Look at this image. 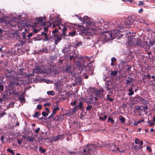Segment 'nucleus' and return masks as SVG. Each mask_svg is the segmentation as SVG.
Listing matches in <instances>:
<instances>
[{"label": "nucleus", "mask_w": 155, "mask_h": 155, "mask_svg": "<svg viewBox=\"0 0 155 155\" xmlns=\"http://www.w3.org/2000/svg\"><path fill=\"white\" fill-rule=\"evenodd\" d=\"M38 148V146H35L33 148V150L35 151H36L37 150V149Z\"/></svg>", "instance_id": "63"}, {"label": "nucleus", "mask_w": 155, "mask_h": 155, "mask_svg": "<svg viewBox=\"0 0 155 155\" xmlns=\"http://www.w3.org/2000/svg\"><path fill=\"white\" fill-rule=\"evenodd\" d=\"M7 151L8 152L11 153L12 155H14L15 153L13 152V150H12L10 149V148H8L7 149Z\"/></svg>", "instance_id": "37"}, {"label": "nucleus", "mask_w": 155, "mask_h": 155, "mask_svg": "<svg viewBox=\"0 0 155 155\" xmlns=\"http://www.w3.org/2000/svg\"><path fill=\"white\" fill-rule=\"evenodd\" d=\"M85 68L86 70L89 71H90L91 74H93V71L94 70V68L92 65H89L88 66H87L85 67Z\"/></svg>", "instance_id": "11"}, {"label": "nucleus", "mask_w": 155, "mask_h": 155, "mask_svg": "<svg viewBox=\"0 0 155 155\" xmlns=\"http://www.w3.org/2000/svg\"><path fill=\"white\" fill-rule=\"evenodd\" d=\"M92 106L91 105H89L86 107V110H91L92 109Z\"/></svg>", "instance_id": "42"}, {"label": "nucleus", "mask_w": 155, "mask_h": 155, "mask_svg": "<svg viewBox=\"0 0 155 155\" xmlns=\"http://www.w3.org/2000/svg\"><path fill=\"white\" fill-rule=\"evenodd\" d=\"M51 105V104L50 102H48L47 103H46L44 104V106L46 107V106H50Z\"/></svg>", "instance_id": "50"}, {"label": "nucleus", "mask_w": 155, "mask_h": 155, "mask_svg": "<svg viewBox=\"0 0 155 155\" xmlns=\"http://www.w3.org/2000/svg\"><path fill=\"white\" fill-rule=\"evenodd\" d=\"M18 100L21 101H24L25 100V99H24V97H22V96H20L19 97H18Z\"/></svg>", "instance_id": "41"}, {"label": "nucleus", "mask_w": 155, "mask_h": 155, "mask_svg": "<svg viewBox=\"0 0 155 155\" xmlns=\"http://www.w3.org/2000/svg\"><path fill=\"white\" fill-rule=\"evenodd\" d=\"M140 142V140L139 139L137 138L135 139V142L136 144H138Z\"/></svg>", "instance_id": "49"}, {"label": "nucleus", "mask_w": 155, "mask_h": 155, "mask_svg": "<svg viewBox=\"0 0 155 155\" xmlns=\"http://www.w3.org/2000/svg\"><path fill=\"white\" fill-rule=\"evenodd\" d=\"M33 35V33H30L28 34L27 35V37L28 38H29L31 37Z\"/></svg>", "instance_id": "56"}, {"label": "nucleus", "mask_w": 155, "mask_h": 155, "mask_svg": "<svg viewBox=\"0 0 155 155\" xmlns=\"http://www.w3.org/2000/svg\"><path fill=\"white\" fill-rule=\"evenodd\" d=\"M26 139L28 140L30 142H33L34 140H35V138L34 137H31L28 136L26 138Z\"/></svg>", "instance_id": "17"}, {"label": "nucleus", "mask_w": 155, "mask_h": 155, "mask_svg": "<svg viewBox=\"0 0 155 155\" xmlns=\"http://www.w3.org/2000/svg\"><path fill=\"white\" fill-rule=\"evenodd\" d=\"M82 45V43L81 41L78 42V43L74 45L75 47L77 48L80 46Z\"/></svg>", "instance_id": "31"}, {"label": "nucleus", "mask_w": 155, "mask_h": 155, "mask_svg": "<svg viewBox=\"0 0 155 155\" xmlns=\"http://www.w3.org/2000/svg\"><path fill=\"white\" fill-rule=\"evenodd\" d=\"M148 122L149 125L150 126H152L154 124V123L150 122V121H148Z\"/></svg>", "instance_id": "54"}, {"label": "nucleus", "mask_w": 155, "mask_h": 155, "mask_svg": "<svg viewBox=\"0 0 155 155\" xmlns=\"http://www.w3.org/2000/svg\"><path fill=\"white\" fill-rule=\"evenodd\" d=\"M58 30L57 29H56L54 30H53L52 31V33L53 34H55L56 33L58 32Z\"/></svg>", "instance_id": "43"}, {"label": "nucleus", "mask_w": 155, "mask_h": 155, "mask_svg": "<svg viewBox=\"0 0 155 155\" xmlns=\"http://www.w3.org/2000/svg\"><path fill=\"white\" fill-rule=\"evenodd\" d=\"M42 114L43 116L46 117L49 114H48L47 113L45 112V111H43L42 112Z\"/></svg>", "instance_id": "38"}, {"label": "nucleus", "mask_w": 155, "mask_h": 155, "mask_svg": "<svg viewBox=\"0 0 155 155\" xmlns=\"http://www.w3.org/2000/svg\"><path fill=\"white\" fill-rule=\"evenodd\" d=\"M20 44H21L22 46H23L24 44L26 43L25 41H23L21 40H20Z\"/></svg>", "instance_id": "45"}, {"label": "nucleus", "mask_w": 155, "mask_h": 155, "mask_svg": "<svg viewBox=\"0 0 155 155\" xmlns=\"http://www.w3.org/2000/svg\"><path fill=\"white\" fill-rule=\"evenodd\" d=\"M140 145L139 146V148H142V145L143 144V141H140L139 143Z\"/></svg>", "instance_id": "47"}, {"label": "nucleus", "mask_w": 155, "mask_h": 155, "mask_svg": "<svg viewBox=\"0 0 155 155\" xmlns=\"http://www.w3.org/2000/svg\"><path fill=\"white\" fill-rule=\"evenodd\" d=\"M109 85L110 84H107V87H105V88H106V90L109 91H110L111 89V87H110Z\"/></svg>", "instance_id": "36"}, {"label": "nucleus", "mask_w": 155, "mask_h": 155, "mask_svg": "<svg viewBox=\"0 0 155 155\" xmlns=\"http://www.w3.org/2000/svg\"><path fill=\"white\" fill-rule=\"evenodd\" d=\"M39 149L42 153H45L46 152V150L43 149L42 147H40Z\"/></svg>", "instance_id": "39"}, {"label": "nucleus", "mask_w": 155, "mask_h": 155, "mask_svg": "<svg viewBox=\"0 0 155 155\" xmlns=\"http://www.w3.org/2000/svg\"><path fill=\"white\" fill-rule=\"evenodd\" d=\"M46 100L45 99H43L41 97H39L37 99H35L34 101L38 102L39 103H41L42 102H45Z\"/></svg>", "instance_id": "15"}, {"label": "nucleus", "mask_w": 155, "mask_h": 155, "mask_svg": "<svg viewBox=\"0 0 155 155\" xmlns=\"http://www.w3.org/2000/svg\"><path fill=\"white\" fill-rule=\"evenodd\" d=\"M54 36V39L55 41L54 43L57 45L61 40V36L60 35L53 34Z\"/></svg>", "instance_id": "8"}, {"label": "nucleus", "mask_w": 155, "mask_h": 155, "mask_svg": "<svg viewBox=\"0 0 155 155\" xmlns=\"http://www.w3.org/2000/svg\"><path fill=\"white\" fill-rule=\"evenodd\" d=\"M139 99V101L140 103H143L144 102V100L142 98L140 97H139L138 98Z\"/></svg>", "instance_id": "34"}, {"label": "nucleus", "mask_w": 155, "mask_h": 155, "mask_svg": "<svg viewBox=\"0 0 155 155\" xmlns=\"http://www.w3.org/2000/svg\"><path fill=\"white\" fill-rule=\"evenodd\" d=\"M22 36L23 37V38L24 39H26V33L24 32H23L22 33Z\"/></svg>", "instance_id": "44"}, {"label": "nucleus", "mask_w": 155, "mask_h": 155, "mask_svg": "<svg viewBox=\"0 0 155 155\" xmlns=\"http://www.w3.org/2000/svg\"><path fill=\"white\" fill-rule=\"evenodd\" d=\"M36 20L37 21L38 23H39L42 21V18L41 17H39L36 18Z\"/></svg>", "instance_id": "26"}, {"label": "nucleus", "mask_w": 155, "mask_h": 155, "mask_svg": "<svg viewBox=\"0 0 155 155\" xmlns=\"http://www.w3.org/2000/svg\"><path fill=\"white\" fill-rule=\"evenodd\" d=\"M104 91L103 89L101 88L99 90H97L94 91V94L96 96H98L100 97L104 95Z\"/></svg>", "instance_id": "6"}, {"label": "nucleus", "mask_w": 155, "mask_h": 155, "mask_svg": "<svg viewBox=\"0 0 155 155\" xmlns=\"http://www.w3.org/2000/svg\"><path fill=\"white\" fill-rule=\"evenodd\" d=\"M112 62H114L116 61V59L115 58L113 57L111 59Z\"/></svg>", "instance_id": "62"}, {"label": "nucleus", "mask_w": 155, "mask_h": 155, "mask_svg": "<svg viewBox=\"0 0 155 155\" xmlns=\"http://www.w3.org/2000/svg\"><path fill=\"white\" fill-rule=\"evenodd\" d=\"M37 108L39 110H41L42 108V106L41 104H38L37 106Z\"/></svg>", "instance_id": "53"}, {"label": "nucleus", "mask_w": 155, "mask_h": 155, "mask_svg": "<svg viewBox=\"0 0 155 155\" xmlns=\"http://www.w3.org/2000/svg\"><path fill=\"white\" fill-rule=\"evenodd\" d=\"M71 46L70 45H68L64 48L62 50V52L63 53H65L68 54L69 55L71 54Z\"/></svg>", "instance_id": "7"}, {"label": "nucleus", "mask_w": 155, "mask_h": 155, "mask_svg": "<svg viewBox=\"0 0 155 155\" xmlns=\"http://www.w3.org/2000/svg\"><path fill=\"white\" fill-rule=\"evenodd\" d=\"M146 149L148 150V151L149 152H150L152 151L151 148H150L149 147H147Z\"/></svg>", "instance_id": "61"}, {"label": "nucleus", "mask_w": 155, "mask_h": 155, "mask_svg": "<svg viewBox=\"0 0 155 155\" xmlns=\"http://www.w3.org/2000/svg\"><path fill=\"white\" fill-rule=\"evenodd\" d=\"M120 33L119 30H117L115 29L111 31L110 33H107L106 35L108 38L109 37H108V36H109L110 38L114 39L117 37L120 36Z\"/></svg>", "instance_id": "3"}, {"label": "nucleus", "mask_w": 155, "mask_h": 155, "mask_svg": "<svg viewBox=\"0 0 155 155\" xmlns=\"http://www.w3.org/2000/svg\"><path fill=\"white\" fill-rule=\"evenodd\" d=\"M63 61V60H61V59H58V63L59 64H61L62 63V62Z\"/></svg>", "instance_id": "48"}, {"label": "nucleus", "mask_w": 155, "mask_h": 155, "mask_svg": "<svg viewBox=\"0 0 155 155\" xmlns=\"http://www.w3.org/2000/svg\"><path fill=\"white\" fill-rule=\"evenodd\" d=\"M155 44V41L153 40L150 41L149 42V44L148 45V48H149L150 46H152L153 45Z\"/></svg>", "instance_id": "20"}, {"label": "nucleus", "mask_w": 155, "mask_h": 155, "mask_svg": "<svg viewBox=\"0 0 155 155\" xmlns=\"http://www.w3.org/2000/svg\"><path fill=\"white\" fill-rule=\"evenodd\" d=\"M107 121L110 122L112 124H113L114 122V120L112 119V117H109L107 119Z\"/></svg>", "instance_id": "23"}, {"label": "nucleus", "mask_w": 155, "mask_h": 155, "mask_svg": "<svg viewBox=\"0 0 155 155\" xmlns=\"http://www.w3.org/2000/svg\"><path fill=\"white\" fill-rule=\"evenodd\" d=\"M59 108L58 107H56L54 108L53 109L52 111L53 114H55L56 113V111H58L59 110Z\"/></svg>", "instance_id": "25"}, {"label": "nucleus", "mask_w": 155, "mask_h": 155, "mask_svg": "<svg viewBox=\"0 0 155 155\" xmlns=\"http://www.w3.org/2000/svg\"><path fill=\"white\" fill-rule=\"evenodd\" d=\"M107 117L106 115H104L103 117H100L99 118L101 120H105L107 119Z\"/></svg>", "instance_id": "35"}, {"label": "nucleus", "mask_w": 155, "mask_h": 155, "mask_svg": "<svg viewBox=\"0 0 155 155\" xmlns=\"http://www.w3.org/2000/svg\"><path fill=\"white\" fill-rule=\"evenodd\" d=\"M47 94L48 95H51L53 96L54 94V92L53 91H48L47 92Z\"/></svg>", "instance_id": "27"}, {"label": "nucleus", "mask_w": 155, "mask_h": 155, "mask_svg": "<svg viewBox=\"0 0 155 155\" xmlns=\"http://www.w3.org/2000/svg\"><path fill=\"white\" fill-rule=\"evenodd\" d=\"M40 114V113L39 112H36L35 113V114L33 115V117L37 118L39 117Z\"/></svg>", "instance_id": "29"}, {"label": "nucleus", "mask_w": 155, "mask_h": 155, "mask_svg": "<svg viewBox=\"0 0 155 155\" xmlns=\"http://www.w3.org/2000/svg\"><path fill=\"white\" fill-rule=\"evenodd\" d=\"M68 153H69V154H72L73 155H76V152L74 151H69Z\"/></svg>", "instance_id": "40"}, {"label": "nucleus", "mask_w": 155, "mask_h": 155, "mask_svg": "<svg viewBox=\"0 0 155 155\" xmlns=\"http://www.w3.org/2000/svg\"><path fill=\"white\" fill-rule=\"evenodd\" d=\"M42 35H44V36H45L47 35V34L45 32H43L41 33V35H40L39 36H42Z\"/></svg>", "instance_id": "55"}, {"label": "nucleus", "mask_w": 155, "mask_h": 155, "mask_svg": "<svg viewBox=\"0 0 155 155\" xmlns=\"http://www.w3.org/2000/svg\"><path fill=\"white\" fill-rule=\"evenodd\" d=\"M140 41V39L137 37H133L130 38H129L128 40V43L130 45H137L138 42Z\"/></svg>", "instance_id": "4"}, {"label": "nucleus", "mask_w": 155, "mask_h": 155, "mask_svg": "<svg viewBox=\"0 0 155 155\" xmlns=\"http://www.w3.org/2000/svg\"><path fill=\"white\" fill-rule=\"evenodd\" d=\"M81 58V60L83 63H85L90 61V59L91 58H90L87 56H85L83 58L80 57Z\"/></svg>", "instance_id": "14"}, {"label": "nucleus", "mask_w": 155, "mask_h": 155, "mask_svg": "<svg viewBox=\"0 0 155 155\" xmlns=\"http://www.w3.org/2000/svg\"><path fill=\"white\" fill-rule=\"evenodd\" d=\"M83 108V103L81 101H80L78 106L76 105L74 107L75 109H78L81 110Z\"/></svg>", "instance_id": "13"}, {"label": "nucleus", "mask_w": 155, "mask_h": 155, "mask_svg": "<svg viewBox=\"0 0 155 155\" xmlns=\"http://www.w3.org/2000/svg\"><path fill=\"white\" fill-rule=\"evenodd\" d=\"M13 93L14 94H16L17 95H19V94H20V93L19 92H16L15 91H14L13 92Z\"/></svg>", "instance_id": "58"}, {"label": "nucleus", "mask_w": 155, "mask_h": 155, "mask_svg": "<svg viewBox=\"0 0 155 155\" xmlns=\"http://www.w3.org/2000/svg\"><path fill=\"white\" fill-rule=\"evenodd\" d=\"M76 33V31H74L72 32H70L69 33V35L71 36H74L75 35Z\"/></svg>", "instance_id": "24"}, {"label": "nucleus", "mask_w": 155, "mask_h": 155, "mask_svg": "<svg viewBox=\"0 0 155 155\" xmlns=\"http://www.w3.org/2000/svg\"><path fill=\"white\" fill-rule=\"evenodd\" d=\"M53 115H54V114H53L52 113L51 115L48 117V118L49 119L51 118L52 117H53Z\"/></svg>", "instance_id": "59"}, {"label": "nucleus", "mask_w": 155, "mask_h": 155, "mask_svg": "<svg viewBox=\"0 0 155 155\" xmlns=\"http://www.w3.org/2000/svg\"><path fill=\"white\" fill-rule=\"evenodd\" d=\"M128 79H126V84H127L130 83H132L133 82V79L130 78L129 77H128Z\"/></svg>", "instance_id": "22"}, {"label": "nucleus", "mask_w": 155, "mask_h": 155, "mask_svg": "<svg viewBox=\"0 0 155 155\" xmlns=\"http://www.w3.org/2000/svg\"><path fill=\"white\" fill-rule=\"evenodd\" d=\"M104 25L103 26V27L104 28H107L108 27V25L109 24V22L106 21V22H104L103 23Z\"/></svg>", "instance_id": "18"}, {"label": "nucleus", "mask_w": 155, "mask_h": 155, "mask_svg": "<svg viewBox=\"0 0 155 155\" xmlns=\"http://www.w3.org/2000/svg\"><path fill=\"white\" fill-rule=\"evenodd\" d=\"M45 110L47 112L48 114H49L50 113V110L48 108H46L45 109Z\"/></svg>", "instance_id": "60"}, {"label": "nucleus", "mask_w": 155, "mask_h": 155, "mask_svg": "<svg viewBox=\"0 0 155 155\" xmlns=\"http://www.w3.org/2000/svg\"><path fill=\"white\" fill-rule=\"evenodd\" d=\"M40 130V128L39 127H38L37 129L35 130V132L36 133H38L39 132Z\"/></svg>", "instance_id": "51"}, {"label": "nucleus", "mask_w": 155, "mask_h": 155, "mask_svg": "<svg viewBox=\"0 0 155 155\" xmlns=\"http://www.w3.org/2000/svg\"><path fill=\"white\" fill-rule=\"evenodd\" d=\"M95 147L94 144H88L85 147L84 146V149L83 152V155H90Z\"/></svg>", "instance_id": "2"}, {"label": "nucleus", "mask_w": 155, "mask_h": 155, "mask_svg": "<svg viewBox=\"0 0 155 155\" xmlns=\"http://www.w3.org/2000/svg\"><path fill=\"white\" fill-rule=\"evenodd\" d=\"M119 119L123 123L125 121V118L122 116H120L119 117Z\"/></svg>", "instance_id": "33"}, {"label": "nucleus", "mask_w": 155, "mask_h": 155, "mask_svg": "<svg viewBox=\"0 0 155 155\" xmlns=\"http://www.w3.org/2000/svg\"><path fill=\"white\" fill-rule=\"evenodd\" d=\"M42 38V39L43 41H47L49 40V38H48L47 35L45 36V37L43 38L42 37H41Z\"/></svg>", "instance_id": "21"}, {"label": "nucleus", "mask_w": 155, "mask_h": 155, "mask_svg": "<svg viewBox=\"0 0 155 155\" xmlns=\"http://www.w3.org/2000/svg\"><path fill=\"white\" fill-rule=\"evenodd\" d=\"M77 101L76 100H74L73 102H72L71 103V104L72 106H73L76 104L77 103Z\"/></svg>", "instance_id": "46"}, {"label": "nucleus", "mask_w": 155, "mask_h": 155, "mask_svg": "<svg viewBox=\"0 0 155 155\" xmlns=\"http://www.w3.org/2000/svg\"><path fill=\"white\" fill-rule=\"evenodd\" d=\"M89 21V18L87 16H84L83 17V21H82L84 22L83 24L84 25L85 24H86V23H87V25H85V26L84 25L83 26V27L84 28L85 27L84 29L81 32L83 33V32L84 31V30L86 29V27H88V28H89V24L91 22L89 21Z\"/></svg>", "instance_id": "5"}, {"label": "nucleus", "mask_w": 155, "mask_h": 155, "mask_svg": "<svg viewBox=\"0 0 155 155\" xmlns=\"http://www.w3.org/2000/svg\"><path fill=\"white\" fill-rule=\"evenodd\" d=\"M148 42L147 41H144L143 42L142 41L140 40V41L138 42V46L141 47H144V46H147V47L148 46Z\"/></svg>", "instance_id": "10"}, {"label": "nucleus", "mask_w": 155, "mask_h": 155, "mask_svg": "<svg viewBox=\"0 0 155 155\" xmlns=\"http://www.w3.org/2000/svg\"><path fill=\"white\" fill-rule=\"evenodd\" d=\"M76 64L79 67H81L82 66V64L79 61H78L76 62Z\"/></svg>", "instance_id": "28"}, {"label": "nucleus", "mask_w": 155, "mask_h": 155, "mask_svg": "<svg viewBox=\"0 0 155 155\" xmlns=\"http://www.w3.org/2000/svg\"><path fill=\"white\" fill-rule=\"evenodd\" d=\"M85 68L86 70L89 71H90L91 74H93V71L94 70V68L92 65H89L88 66H87L85 67Z\"/></svg>", "instance_id": "12"}, {"label": "nucleus", "mask_w": 155, "mask_h": 155, "mask_svg": "<svg viewBox=\"0 0 155 155\" xmlns=\"http://www.w3.org/2000/svg\"><path fill=\"white\" fill-rule=\"evenodd\" d=\"M33 31L34 33H37L39 31L38 29H36L34 28L33 29Z\"/></svg>", "instance_id": "57"}, {"label": "nucleus", "mask_w": 155, "mask_h": 155, "mask_svg": "<svg viewBox=\"0 0 155 155\" xmlns=\"http://www.w3.org/2000/svg\"><path fill=\"white\" fill-rule=\"evenodd\" d=\"M60 135H58L56 137L55 139H54V140L55 141L58 140L60 138Z\"/></svg>", "instance_id": "52"}, {"label": "nucleus", "mask_w": 155, "mask_h": 155, "mask_svg": "<svg viewBox=\"0 0 155 155\" xmlns=\"http://www.w3.org/2000/svg\"><path fill=\"white\" fill-rule=\"evenodd\" d=\"M133 88L131 87L130 89L128 90V91L130 92L128 94L129 96H131L133 95L134 94V92L133 91H132Z\"/></svg>", "instance_id": "19"}, {"label": "nucleus", "mask_w": 155, "mask_h": 155, "mask_svg": "<svg viewBox=\"0 0 155 155\" xmlns=\"http://www.w3.org/2000/svg\"><path fill=\"white\" fill-rule=\"evenodd\" d=\"M69 59L70 60H73V61L74 62H75V59L76 58H78V56L77 55V54L74 53V52H73L71 53V54L70 55Z\"/></svg>", "instance_id": "9"}, {"label": "nucleus", "mask_w": 155, "mask_h": 155, "mask_svg": "<svg viewBox=\"0 0 155 155\" xmlns=\"http://www.w3.org/2000/svg\"><path fill=\"white\" fill-rule=\"evenodd\" d=\"M62 27H63V28L62 29L63 31L64 32L67 30V28L66 27H65L64 26H62Z\"/></svg>", "instance_id": "64"}, {"label": "nucleus", "mask_w": 155, "mask_h": 155, "mask_svg": "<svg viewBox=\"0 0 155 155\" xmlns=\"http://www.w3.org/2000/svg\"><path fill=\"white\" fill-rule=\"evenodd\" d=\"M108 147L110 148V150L111 151H114L115 150V146L113 143L109 144L108 145Z\"/></svg>", "instance_id": "16"}, {"label": "nucleus", "mask_w": 155, "mask_h": 155, "mask_svg": "<svg viewBox=\"0 0 155 155\" xmlns=\"http://www.w3.org/2000/svg\"><path fill=\"white\" fill-rule=\"evenodd\" d=\"M104 22L103 19H101L97 21L92 22L89 24V28L86 27V29L84 30L83 33L86 35H92L94 34V31L96 30L101 29L102 26Z\"/></svg>", "instance_id": "1"}, {"label": "nucleus", "mask_w": 155, "mask_h": 155, "mask_svg": "<svg viewBox=\"0 0 155 155\" xmlns=\"http://www.w3.org/2000/svg\"><path fill=\"white\" fill-rule=\"evenodd\" d=\"M117 71H114L111 72V75L113 76H115L117 75Z\"/></svg>", "instance_id": "32"}, {"label": "nucleus", "mask_w": 155, "mask_h": 155, "mask_svg": "<svg viewBox=\"0 0 155 155\" xmlns=\"http://www.w3.org/2000/svg\"><path fill=\"white\" fill-rule=\"evenodd\" d=\"M107 99L109 101H112L114 100V99L110 97V96L109 95H108L107 96Z\"/></svg>", "instance_id": "30"}]
</instances>
